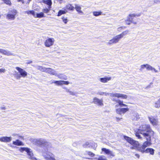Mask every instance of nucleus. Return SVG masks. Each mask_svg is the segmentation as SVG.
Listing matches in <instances>:
<instances>
[{
    "mask_svg": "<svg viewBox=\"0 0 160 160\" xmlns=\"http://www.w3.org/2000/svg\"><path fill=\"white\" fill-rule=\"evenodd\" d=\"M116 101H117L118 102V103L119 104V105L121 106H122V104L123 102L122 101H121L119 100H117Z\"/></svg>",
    "mask_w": 160,
    "mask_h": 160,
    "instance_id": "42",
    "label": "nucleus"
},
{
    "mask_svg": "<svg viewBox=\"0 0 160 160\" xmlns=\"http://www.w3.org/2000/svg\"><path fill=\"white\" fill-rule=\"evenodd\" d=\"M32 61L31 60H28L27 61V62L26 63L27 64H29L32 63Z\"/></svg>",
    "mask_w": 160,
    "mask_h": 160,
    "instance_id": "47",
    "label": "nucleus"
},
{
    "mask_svg": "<svg viewBox=\"0 0 160 160\" xmlns=\"http://www.w3.org/2000/svg\"><path fill=\"white\" fill-rule=\"evenodd\" d=\"M66 88H65V87L63 88H64V89H65L66 90Z\"/></svg>",
    "mask_w": 160,
    "mask_h": 160,
    "instance_id": "63",
    "label": "nucleus"
},
{
    "mask_svg": "<svg viewBox=\"0 0 160 160\" xmlns=\"http://www.w3.org/2000/svg\"><path fill=\"white\" fill-rule=\"evenodd\" d=\"M22 77L20 75V74H17L16 75V78L17 79H19L20 78Z\"/></svg>",
    "mask_w": 160,
    "mask_h": 160,
    "instance_id": "44",
    "label": "nucleus"
},
{
    "mask_svg": "<svg viewBox=\"0 0 160 160\" xmlns=\"http://www.w3.org/2000/svg\"><path fill=\"white\" fill-rule=\"evenodd\" d=\"M57 76L58 78L61 79H64L66 80L67 79V77L63 74L57 75Z\"/></svg>",
    "mask_w": 160,
    "mask_h": 160,
    "instance_id": "26",
    "label": "nucleus"
},
{
    "mask_svg": "<svg viewBox=\"0 0 160 160\" xmlns=\"http://www.w3.org/2000/svg\"><path fill=\"white\" fill-rule=\"evenodd\" d=\"M149 119L151 123L153 125H155L157 124V120L154 118L153 117H149Z\"/></svg>",
    "mask_w": 160,
    "mask_h": 160,
    "instance_id": "17",
    "label": "nucleus"
},
{
    "mask_svg": "<svg viewBox=\"0 0 160 160\" xmlns=\"http://www.w3.org/2000/svg\"><path fill=\"white\" fill-rule=\"evenodd\" d=\"M35 67L38 70H40L42 72H45V68L43 67L42 66H37Z\"/></svg>",
    "mask_w": 160,
    "mask_h": 160,
    "instance_id": "22",
    "label": "nucleus"
},
{
    "mask_svg": "<svg viewBox=\"0 0 160 160\" xmlns=\"http://www.w3.org/2000/svg\"><path fill=\"white\" fill-rule=\"evenodd\" d=\"M139 118V115L137 113H134L133 116L132 117V119L133 120H138Z\"/></svg>",
    "mask_w": 160,
    "mask_h": 160,
    "instance_id": "20",
    "label": "nucleus"
},
{
    "mask_svg": "<svg viewBox=\"0 0 160 160\" xmlns=\"http://www.w3.org/2000/svg\"><path fill=\"white\" fill-rule=\"evenodd\" d=\"M154 151L153 148H148L145 149V153H150V154L153 155L154 153Z\"/></svg>",
    "mask_w": 160,
    "mask_h": 160,
    "instance_id": "16",
    "label": "nucleus"
},
{
    "mask_svg": "<svg viewBox=\"0 0 160 160\" xmlns=\"http://www.w3.org/2000/svg\"><path fill=\"white\" fill-rule=\"evenodd\" d=\"M93 102L94 104H98L99 106H103V105L102 103V100H100L96 97L93 98Z\"/></svg>",
    "mask_w": 160,
    "mask_h": 160,
    "instance_id": "11",
    "label": "nucleus"
},
{
    "mask_svg": "<svg viewBox=\"0 0 160 160\" xmlns=\"http://www.w3.org/2000/svg\"><path fill=\"white\" fill-rule=\"evenodd\" d=\"M104 94L105 96H107L108 95H109V93L104 92Z\"/></svg>",
    "mask_w": 160,
    "mask_h": 160,
    "instance_id": "58",
    "label": "nucleus"
},
{
    "mask_svg": "<svg viewBox=\"0 0 160 160\" xmlns=\"http://www.w3.org/2000/svg\"><path fill=\"white\" fill-rule=\"evenodd\" d=\"M12 139V138L11 137L7 136L0 137V141L5 142H11Z\"/></svg>",
    "mask_w": 160,
    "mask_h": 160,
    "instance_id": "10",
    "label": "nucleus"
},
{
    "mask_svg": "<svg viewBox=\"0 0 160 160\" xmlns=\"http://www.w3.org/2000/svg\"><path fill=\"white\" fill-rule=\"evenodd\" d=\"M88 145H89V142H87L85 144L83 145V147L84 148H87Z\"/></svg>",
    "mask_w": 160,
    "mask_h": 160,
    "instance_id": "43",
    "label": "nucleus"
},
{
    "mask_svg": "<svg viewBox=\"0 0 160 160\" xmlns=\"http://www.w3.org/2000/svg\"><path fill=\"white\" fill-rule=\"evenodd\" d=\"M98 94L100 95H102L104 94V92H99Z\"/></svg>",
    "mask_w": 160,
    "mask_h": 160,
    "instance_id": "53",
    "label": "nucleus"
},
{
    "mask_svg": "<svg viewBox=\"0 0 160 160\" xmlns=\"http://www.w3.org/2000/svg\"><path fill=\"white\" fill-rule=\"evenodd\" d=\"M127 106V105L124 104H123V103H122V106H121V107H126Z\"/></svg>",
    "mask_w": 160,
    "mask_h": 160,
    "instance_id": "57",
    "label": "nucleus"
},
{
    "mask_svg": "<svg viewBox=\"0 0 160 160\" xmlns=\"http://www.w3.org/2000/svg\"><path fill=\"white\" fill-rule=\"evenodd\" d=\"M54 41L53 38H49L45 42V46L47 47H49L53 45Z\"/></svg>",
    "mask_w": 160,
    "mask_h": 160,
    "instance_id": "7",
    "label": "nucleus"
},
{
    "mask_svg": "<svg viewBox=\"0 0 160 160\" xmlns=\"http://www.w3.org/2000/svg\"><path fill=\"white\" fill-rule=\"evenodd\" d=\"M116 112L118 114L121 115L122 114L121 108H118L116 109Z\"/></svg>",
    "mask_w": 160,
    "mask_h": 160,
    "instance_id": "39",
    "label": "nucleus"
},
{
    "mask_svg": "<svg viewBox=\"0 0 160 160\" xmlns=\"http://www.w3.org/2000/svg\"><path fill=\"white\" fill-rule=\"evenodd\" d=\"M66 92H68L70 91V90L69 89H67V88H66Z\"/></svg>",
    "mask_w": 160,
    "mask_h": 160,
    "instance_id": "59",
    "label": "nucleus"
},
{
    "mask_svg": "<svg viewBox=\"0 0 160 160\" xmlns=\"http://www.w3.org/2000/svg\"><path fill=\"white\" fill-rule=\"evenodd\" d=\"M109 95L111 97H117L118 93H110Z\"/></svg>",
    "mask_w": 160,
    "mask_h": 160,
    "instance_id": "40",
    "label": "nucleus"
},
{
    "mask_svg": "<svg viewBox=\"0 0 160 160\" xmlns=\"http://www.w3.org/2000/svg\"><path fill=\"white\" fill-rule=\"evenodd\" d=\"M19 150L22 152L24 151H26L27 152L28 158H29L32 160H36L37 159L36 158L34 157L32 151L30 149L28 148L21 147Z\"/></svg>",
    "mask_w": 160,
    "mask_h": 160,
    "instance_id": "5",
    "label": "nucleus"
},
{
    "mask_svg": "<svg viewBox=\"0 0 160 160\" xmlns=\"http://www.w3.org/2000/svg\"><path fill=\"white\" fill-rule=\"evenodd\" d=\"M51 83H54L58 85H61L63 84L68 85L69 83V82L68 81H64L62 80H53Z\"/></svg>",
    "mask_w": 160,
    "mask_h": 160,
    "instance_id": "9",
    "label": "nucleus"
},
{
    "mask_svg": "<svg viewBox=\"0 0 160 160\" xmlns=\"http://www.w3.org/2000/svg\"><path fill=\"white\" fill-rule=\"evenodd\" d=\"M102 12H93V14L94 16H98L100 15H101L102 14Z\"/></svg>",
    "mask_w": 160,
    "mask_h": 160,
    "instance_id": "33",
    "label": "nucleus"
},
{
    "mask_svg": "<svg viewBox=\"0 0 160 160\" xmlns=\"http://www.w3.org/2000/svg\"><path fill=\"white\" fill-rule=\"evenodd\" d=\"M19 137L21 138H23V137L22 136H19Z\"/></svg>",
    "mask_w": 160,
    "mask_h": 160,
    "instance_id": "61",
    "label": "nucleus"
},
{
    "mask_svg": "<svg viewBox=\"0 0 160 160\" xmlns=\"http://www.w3.org/2000/svg\"><path fill=\"white\" fill-rule=\"evenodd\" d=\"M69 92V93L70 95H74L75 94V93L74 92L71 91H70Z\"/></svg>",
    "mask_w": 160,
    "mask_h": 160,
    "instance_id": "48",
    "label": "nucleus"
},
{
    "mask_svg": "<svg viewBox=\"0 0 160 160\" xmlns=\"http://www.w3.org/2000/svg\"><path fill=\"white\" fill-rule=\"evenodd\" d=\"M141 14L140 13L138 14H130V16L132 17H135L136 16L139 17L140 16Z\"/></svg>",
    "mask_w": 160,
    "mask_h": 160,
    "instance_id": "37",
    "label": "nucleus"
},
{
    "mask_svg": "<svg viewBox=\"0 0 160 160\" xmlns=\"http://www.w3.org/2000/svg\"><path fill=\"white\" fill-rule=\"evenodd\" d=\"M125 21L126 22V24H127L128 25H130V24L131 22H129V21H127V19Z\"/></svg>",
    "mask_w": 160,
    "mask_h": 160,
    "instance_id": "50",
    "label": "nucleus"
},
{
    "mask_svg": "<svg viewBox=\"0 0 160 160\" xmlns=\"http://www.w3.org/2000/svg\"><path fill=\"white\" fill-rule=\"evenodd\" d=\"M17 13L16 10L13 9L8 12L7 15V18L8 19L14 20L15 18V16Z\"/></svg>",
    "mask_w": 160,
    "mask_h": 160,
    "instance_id": "6",
    "label": "nucleus"
},
{
    "mask_svg": "<svg viewBox=\"0 0 160 160\" xmlns=\"http://www.w3.org/2000/svg\"><path fill=\"white\" fill-rule=\"evenodd\" d=\"M45 72L52 75H57V74L56 73L55 71L51 68H46Z\"/></svg>",
    "mask_w": 160,
    "mask_h": 160,
    "instance_id": "13",
    "label": "nucleus"
},
{
    "mask_svg": "<svg viewBox=\"0 0 160 160\" xmlns=\"http://www.w3.org/2000/svg\"><path fill=\"white\" fill-rule=\"evenodd\" d=\"M16 68L22 77L24 78L27 75V72L23 69L18 67H16Z\"/></svg>",
    "mask_w": 160,
    "mask_h": 160,
    "instance_id": "8",
    "label": "nucleus"
},
{
    "mask_svg": "<svg viewBox=\"0 0 160 160\" xmlns=\"http://www.w3.org/2000/svg\"><path fill=\"white\" fill-rule=\"evenodd\" d=\"M1 108V109L2 110H6V107H2Z\"/></svg>",
    "mask_w": 160,
    "mask_h": 160,
    "instance_id": "54",
    "label": "nucleus"
},
{
    "mask_svg": "<svg viewBox=\"0 0 160 160\" xmlns=\"http://www.w3.org/2000/svg\"><path fill=\"white\" fill-rule=\"evenodd\" d=\"M152 70H153L156 72H158V70H156L155 68H154L153 67H152Z\"/></svg>",
    "mask_w": 160,
    "mask_h": 160,
    "instance_id": "49",
    "label": "nucleus"
},
{
    "mask_svg": "<svg viewBox=\"0 0 160 160\" xmlns=\"http://www.w3.org/2000/svg\"><path fill=\"white\" fill-rule=\"evenodd\" d=\"M63 21L65 24H66L68 21V19L67 18H65L64 17H62V18Z\"/></svg>",
    "mask_w": 160,
    "mask_h": 160,
    "instance_id": "41",
    "label": "nucleus"
},
{
    "mask_svg": "<svg viewBox=\"0 0 160 160\" xmlns=\"http://www.w3.org/2000/svg\"><path fill=\"white\" fill-rule=\"evenodd\" d=\"M154 106L156 108H159L160 107V98L155 103Z\"/></svg>",
    "mask_w": 160,
    "mask_h": 160,
    "instance_id": "31",
    "label": "nucleus"
},
{
    "mask_svg": "<svg viewBox=\"0 0 160 160\" xmlns=\"http://www.w3.org/2000/svg\"><path fill=\"white\" fill-rule=\"evenodd\" d=\"M12 144L13 145L18 146L24 145L23 143L21 141L18 139L16 140V141H13Z\"/></svg>",
    "mask_w": 160,
    "mask_h": 160,
    "instance_id": "14",
    "label": "nucleus"
},
{
    "mask_svg": "<svg viewBox=\"0 0 160 160\" xmlns=\"http://www.w3.org/2000/svg\"><path fill=\"white\" fill-rule=\"evenodd\" d=\"M155 3H160V0H153Z\"/></svg>",
    "mask_w": 160,
    "mask_h": 160,
    "instance_id": "46",
    "label": "nucleus"
},
{
    "mask_svg": "<svg viewBox=\"0 0 160 160\" xmlns=\"http://www.w3.org/2000/svg\"><path fill=\"white\" fill-rule=\"evenodd\" d=\"M97 144L95 143H89V145H88V147L87 148H94L95 147H97Z\"/></svg>",
    "mask_w": 160,
    "mask_h": 160,
    "instance_id": "29",
    "label": "nucleus"
},
{
    "mask_svg": "<svg viewBox=\"0 0 160 160\" xmlns=\"http://www.w3.org/2000/svg\"><path fill=\"white\" fill-rule=\"evenodd\" d=\"M117 121H118L119 120H120L121 119H122V118H119L116 117V118Z\"/></svg>",
    "mask_w": 160,
    "mask_h": 160,
    "instance_id": "55",
    "label": "nucleus"
},
{
    "mask_svg": "<svg viewBox=\"0 0 160 160\" xmlns=\"http://www.w3.org/2000/svg\"><path fill=\"white\" fill-rule=\"evenodd\" d=\"M51 6H48V8H45L43 9L42 11L44 12L48 13L49 11L51 10Z\"/></svg>",
    "mask_w": 160,
    "mask_h": 160,
    "instance_id": "28",
    "label": "nucleus"
},
{
    "mask_svg": "<svg viewBox=\"0 0 160 160\" xmlns=\"http://www.w3.org/2000/svg\"><path fill=\"white\" fill-rule=\"evenodd\" d=\"M25 13L28 14H31L33 16L35 17L36 15L35 13V12L33 10H30L28 11H26L25 12Z\"/></svg>",
    "mask_w": 160,
    "mask_h": 160,
    "instance_id": "30",
    "label": "nucleus"
},
{
    "mask_svg": "<svg viewBox=\"0 0 160 160\" xmlns=\"http://www.w3.org/2000/svg\"><path fill=\"white\" fill-rule=\"evenodd\" d=\"M33 142L37 146L43 148L44 150L42 151L43 156L46 160H56L53 157V154L49 151L51 147V143L47 142L46 140L43 138L34 139Z\"/></svg>",
    "mask_w": 160,
    "mask_h": 160,
    "instance_id": "2",
    "label": "nucleus"
},
{
    "mask_svg": "<svg viewBox=\"0 0 160 160\" xmlns=\"http://www.w3.org/2000/svg\"><path fill=\"white\" fill-rule=\"evenodd\" d=\"M152 67L148 64H143L141 66L142 69H143L144 68H146L148 70H152Z\"/></svg>",
    "mask_w": 160,
    "mask_h": 160,
    "instance_id": "18",
    "label": "nucleus"
},
{
    "mask_svg": "<svg viewBox=\"0 0 160 160\" xmlns=\"http://www.w3.org/2000/svg\"><path fill=\"white\" fill-rule=\"evenodd\" d=\"M66 12L65 11V10H60L58 12L57 16H60L62 14H65L66 13Z\"/></svg>",
    "mask_w": 160,
    "mask_h": 160,
    "instance_id": "32",
    "label": "nucleus"
},
{
    "mask_svg": "<svg viewBox=\"0 0 160 160\" xmlns=\"http://www.w3.org/2000/svg\"><path fill=\"white\" fill-rule=\"evenodd\" d=\"M66 8L70 10H73L74 8L72 6L71 4H68L66 6Z\"/></svg>",
    "mask_w": 160,
    "mask_h": 160,
    "instance_id": "25",
    "label": "nucleus"
},
{
    "mask_svg": "<svg viewBox=\"0 0 160 160\" xmlns=\"http://www.w3.org/2000/svg\"><path fill=\"white\" fill-rule=\"evenodd\" d=\"M129 110L128 108H121V110L122 114L124 113Z\"/></svg>",
    "mask_w": 160,
    "mask_h": 160,
    "instance_id": "35",
    "label": "nucleus"
},
{
    "mask_svg": "<svg viewBox=\"0 0 160 160\" xmlns=\"http://www.w3.org/2000/svg\"><path fill=\"white\" fill-rule=\"evenodd\" d=\"M129 32V31L126 30L123 32L119 35L116 36L109 41V42H108V44H111L112 43H117L121 38L123 37V36L127 34Z\"/></svg>",
    "mask_w": 160,
    "mask_h": 160,
    "instance_id": "4",
    "label": "nucleus"
},
{
    "mask_svg": "<svg viewBox=\"0 0 160 160\" xmlns=\"http://www.w3.org/2000/svg\"><path fill=\"white\" fill-rule=\"evenodd\" d=\"M87 153L91 157H93L95 155L94 154L90 151L87 152Z\"/></svg>",
    "mask_w": 160,
    "mask_h": 160,
    "instance_id": "38",
    "label": "nucleus"
},
{
    "mask_svg": "<svg viewBox=\"0 0 160 160\" xmlns=\"http://www.w3.org/2000/svg\"><path fill=\"white\" fill-rule=\"evenodd\" d=\"M98 160H107L104 156H101L98 158Z\"/></svg>",
    "mask_w": 160,
    "mask_h": 160,
    "instance_id": "36",
    "label": "nucleus"
},
{
    "mask_svg": "<svg viewBox=\"0 0 160 160\" xmlns=\"http://www.w3.org/2000/svg\"><path fill=\"white\" fill-rule=\"evenodd\" d=\"M130 22L133 23L134 24H136L137 23V22H134L133 20L132 21H131V22Z\"/></svg>",
    "mask_w": 160,
    "mask_h": 160,
    "instance_id": "56",
    "label": "nucleus"
},
{
    "mask_svg": "<svg viewBox=\"0 0 160 160\" xmlns=\"http://www.w3.org/2000/svg\"><path fill=\"white\" fill-rule=\"evenodd\" d=\"M123 27H121L118 28L117 30L118 31H120L122 28Z\"/></svg>",
    "mask_w": 160,
    "mask_h": 160,
    "instance_id": "51",
    "label": "nucleus"
},
{
    "mask_svg": "<svg viewBox=\"0 0 160 160\" xmlns=\"http://www.w3.org/2000/svg\"><path fill=\"white\" fill-rule=\"evenodd\" d=\"M134 17L130 16V14L127 17V21H129L131 22L133 20V18Z\"/></svg>",
    "mask_w": 160,
    "mask_h": 160,
    "instance_id": "34",
    "label": "nucleus"
},
{
    "mask_svg": "<svg viewBox=\"0 0 160 160\" xmlns=\"http://www.w3.org/2000/svg\"><path fill=\"white\" fill-rule=\"evenodd\" d=\"M100 81L102 82L106 83L108 82V81L111 79V78L110 77H105L104 78H100Z\"/></svg>",
    "mask_w": 160,
    "mask_h": 160,
    "instance_id": "15",
    "label": "nucleus"
},
{
    "mask_svg": "<svg viewBox=\"0 0 160 160\" xmlns=\"http://www.w3.org/2000/svg\"><path fill=\"white\" fill-rule=\"evenodd\" d=\"M21 2H22V4H24V2L23 0H22V1Z\"/></svg>",
    "mask_w": 160,
    "mask_h": 160,
    "instance_id": "62",
    "label": "nucleus"
},
{
    "mask_svg": "<svg viewBox=\"0 0 160 160\" xmlns=\"http://www.w3.org/2000/svg\"><path fill=\"white\" fill-rule=\"evenodd\" d=\"M102 151L104 152L105 153L107 154H111V152L108 149H107L105 148H102Z\"/></svg>",
    "mask_w": 160,
    "mask_h": 160,
    "instance_id": "23",
    "label": "nucleus"
},
{
    "mask_svg": "<svg viewBox=\"0 0 160 160\" xmlns=\"http://www.w3.org/2000/svg\"><path fill=\"white\" fill-rule=\"evenodd\" d=\"M42 2L45 4H46L48 5V6H51V4H52V2L51 0H42Z\"/></svg>",
    "mask_w": 160,
    "mask_h": 160,
    "instance_id": "27",
    "label": "nucleus"
},
{
    "mask_svg": "<svg viewBox=\"0 0 160 160\" xmlns=\"http://www.w3.org/2000/svg\"><path fill=\"white\" fill-rule=\"evenodd\" d=\"M128 97L126 95L122 94L120 93H118L117 98H121L123 99H127Z\"/></svg>",
    "mask_w": 160,
    "mask_h": 160,
    "instance_id": "24",
    "label": "nucleus"
},
{
    "mask_svg": "<svg viewBox=\"0 0 160 160\" xmlns=\"http://www.w3.org/2000/svg\"><path fill=\"white\" fill-rule=\"evenodd\" d=\"M5 72V69H4L1 68L0 69V73L1 72Z\"/></svg>",
    "mask_w": 160,
    "mask_h": 160,
    "instance_id": "45",
    "label": "nucleus"
},
{
    "mask_svg": "<svg viewBox=\"0 0 160 160\" xmlns=\"http://www.w3.org/2000/svg\"><path fill=\"white\" fill-rule=\"evenodd\" d=\"M58 1H59V2L60 3H61L62 2V1L63 0H58Z\"/></svg>",
    "mask_w": 160,
    "mask_h": 160,
    "instance_id": "60",
    "label": "nucleus"
},
{
    "mask_svg": "<svg viewBox=\"0 0 160 160\" xmlns=\"http://www.w3.org/2000/svg\"><path fill=\"white\" fill-rule=\"evenodd\" d=\"M75 8L77 11L78 12V13H83V12L81 10V8L80 6H79L77 4H75Z\"/></svg>",
    "mask_w": 160,
    "mask_h": 160,
    "instance_id": "19",
    "label": "nucleus"
},
{
    "mask_svg": "<svg viewBox=\"0 0 160 160\" xmlns=\"http://www.w3.org/2000/svg\"><path fill=\"white\" fill-rule=\"evenodd\" d=\"M31 1V0H28V1H29V2H28V3H29V2H30V1Z\"/></svg>",
    "mask_w": 160,
    "mask_h": 160,
    "instance_id": "64",
    "label": "nucleus"
},
{
    "mask_svg": "<svg viewBox=\"0 0 160 160\" xmlns=\"http://www.w3.org/2000/svg\"><path fill=\"white\" fill-rule=\"evenodd\" d=\"M124 138L127 142L133 145V146L131 148V149L137 148L138 151L141 152L142 153L145 152V148L142 145H140L138 142L134 140L128 136H124Z\"/></svg>",
    "mask_w": 160,
    "mask_h": 160,
    "instance_id": "3",
    "label": "nucleus"
},
{
    "mask_svg": "<svg viewBox=\"0 0 160 160\" xmlns=\"http://www.w3.org/2000/svg\"><path fill=\"white\" fill-rule=\"evenodd\" d=\"M140 134L146 139L147 141L143 143L142 145L145 148L149 146L151 144V137L154 134V132L150 128V126L148 125L144 124L140 127L135 132L136 136L138 139H142V137Z\"/></svg>",
    "mask_w": 160,
    "mask_h": 160,
    "instance_id": "1",
    "label": "nucleus"
},
{
    "mask_svg": "<svg viewBox=\"0 0 160 160\" xmlns=\"http://www.w3.org/2000/svg\"><path fill=\"white\" fill-rule=\"evenodd\" d=\"M45 16H44V13L42 12H40L39 13H36L35 16L36 18H41L42 17H44Z\"/></svg>",
    "mask_w": 160,
    "mask_h": 160,
    "instance_id": "21",
    "label": "nucleus"
},
{
    "mask_svg": "<svg viewBox=\"0 0 160 160\" xmlns=\"http://www.w3.org/2000/svg\"><path fill=\"white\" fill-rule=\"evenodd\" d=\"M0 53L8 56L10 55H14L13 53L11 52L10 51L6 50L0 48Z\"/></svg>",
    "mask_w": 160,
    "mask_h": 160,
    "instance_id": "12",
    "label": "nucleus"
},
{
    "mask_svg": "<svg viewBox=\"0 0 160 160\" xmlns=\"http://www.w3.org/2000/svg\"><path fill=\"white\" fill-rule=\"evenodd\" d=\"M135 156L137 157L138 158H139L140 156H139V155L138 154H137V153L135 154Z\"/></svg>",
    "mask_w": 160,
    "mask_h": 160,
    "instance_id": "52",
    "label": "nucleus"
}]
</instances>
